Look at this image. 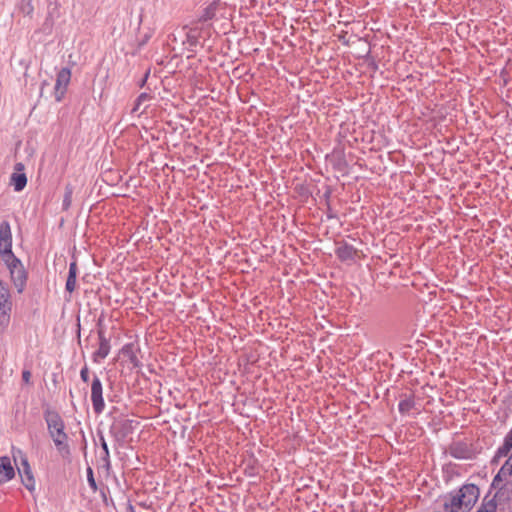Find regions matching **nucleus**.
Returning a JSON list of instances; mask_svg holds the SVG:
<instances>
[{
    "mask_svg": "<svg viewBox=\"0 0 512 512\" xmlns=\"http://www.w3.org/2000/svg\"><path fill=\"white\" fill-rule=\"evenodd\" d=\"M511 449H512V447L510 445L507 446V444L505 442H503L502 446H500L496 452V457H498V458L506 457L509 454Z\"/></svg>",
    "mask_w": 512,
    "mask_h": 512,
    "instance_id": "obj_24",
    "label": "nucleus"
},
{
    "mask_svg": "<svg viewBox=\"0 0 512 512\" xmlns=\"http://www.w3.org/2000/svg\"><path fill=\"white\" fill-rule=\"evenodd\" d=\"M148 76H149V71H147L145 73L143 80H141V83H140L141 87L144 86L145 82L147 81Z\"/></svg>",
    "mask_w": 512,
    "mask_h": 512,
    "instance_id": "obj_30",
    "label": "nucleus"
},
{
    "mask_svg": "<svg viewBox=\"0 0 512 512\" xmlns=\"http://www.w3.org/2000/svg\"><path fill=\"white\" fill-rule=\"evenodd\" d=\"M12 231L10 223L7 220H3L0 223V257H9L14 255L12 251Z\"/></svg>",
    "mask_w": 512,
    "mask_h": 512,
    "instance_id": "obj_3",
    "label": "nucleus"
},
{
    "mask_svg": "<svg viewBox=\"0 0 512 512\" xmlns=\"http://www.w3.org/2000/svg\"><path fill=\"white\" fill-rule=\"evenodd\" d=\"M496 503L508 502L512 499V483H506L499 487L498 491L492 497Z\"/></svg>",
    "mask_w": 512,
    "mask_h": 512,
    "instance_id": "obj_15",
    "label": "nucleus"
},
{
    "mask_svg": "<svg viewBox=\"0 0 512 512\" xmlns=\"http://www.w3.org/2000/svg\"><path fill=\"white\" fill-rule=\"evenodd\" d=\"M19 473L22 478V482L29 491H33L35 488V480L30 469V465L27 459L22 460V470L19 469Z\"/></svg>",
    "mask_w": 512,
    "mask_h": 512,
    "instance_id": "obj_11",
    "label": "nucleus"
},
{
    "mask_svg": "<svg viewBox=\"0 0 512 512\" xmlns=\"http://www.w3.org/2000/svg\"><path fill=\"white\" fill-rule=\"evenodd\" d=\"M496 510L497 503L495 502V498H490L487 495L483 498L481 506L478 508L477 512H496Z\"/></svg>",
    "mask_w": 512,
    "mask_h": 512,
    "instance_id": "obj_19",
    "label": "nucleus"
},
{
    "mask_svg": "<svg viewBox=\"0 0 512 512\" xmlns=\"http://www.w3.org/2000/svg\"><path fill=\"white\" fill-rule=\"evenodd\" d=\"M219 5H220V0H214L212 3H210L203 10V14L200 16V21L205 22V21H208V20H211L212 18H214Z\"/></svg>",
    "mask_w": 512,
    "mask_h": 512,
    "instance_id": "obj_17",
    "label": "nucleus"
},
{
    "mask_svg": "<svg viewBox=\"0 0 512 512\" xmlns=\"http://www.w3.org/2000/svg\"><path fill=\"white\" fill-rule=\"evenodd\" d=\"M98 337H99V348L94 353V360L96 361V358L99 357L101 359H104L108 356L110 352V342L105 337L104 331L99 330L98 331Z\"/></svg>",
    "mask_w": 512,
    "mask_h": 512,
    "instance_id": "obj_13",
    "label": "nucleus"
},
{
    "mask_svg": "<svg viewBox=\"0 0 512 512\" xmlns=\"http://www.w3.org/2000/svg\"><path fill=\"white\" fill-rule=\"evenodd\" d=\"M9 270L10 278L18 293L25 290L28 273L21 260L14 255L1 258Z\"/></svg>",
    "mask_w": 512,
    "mask_h": 512,
    "instance_id": "obj_2",
    "label": "nucleus"
},
{
    "mask_svg": "<svg viewBox=\"0 0 512 512\" xmlns=\"http://www.w3.org/2000/svg\"><path fill=\"white\" fill-rule=\"evenodd\" d=\"M11 182L14 186V190L19 192L25 188L27 184V177L24 173H13L11 176Z\"/></svg>",
    "mask_w": 512,
    "mask_h": 512,
    "instance_id": "obj_18",
    "label": "nucleus"
},
{
    "mask_svg": "<svg viewBox=\"0 0 512 512\" xmlns=\"http://www.w3.org/2000/svg\"><path fill=\"white\" fill-rule=\"evenodd\" d=\"M15 476L11 460L7 456L0 457V483H6Z\"/></svg>",
    "mask_w": 512,
    "mask_h": 512,
    "instance_id": "obj_9",
    "label": "nucleus"
},
{
    "mask_svg": "<svg viewBox=\"0 0 512 512\" xmlns=\"http://www.w3.org/2000/svg\"><path fill=\"white\" fill-rule=\"evenodd\" d=\"M31 379V372L29 370H23L22 380L24 383L29 384Z\"/></svg>",
    "mask_w": 512,
    "mask_h": 512,
    "instance_id": "obj_28",
    "label": "nucleus"
},
{
    "mask_svg": "<svg viewBox=\"0 0 512 512\" xmlns=\"http://www.w3.org/2000/svg\"><path fill=\"white\" fill-rule=\"evenodd\" d=\"M150 99H151V96L148 93H146V92L141 93L136 99V103H135L134 108L132 109V112H138L140 110V106L142 105V103L147 102Z\"/></svg>",
    "mask_w": 512,
    "mask_h": 512,
    "instance_id": "obj_23",
    "label": "nucleus"
},
{
    "mask_svg": "<svg viewBox=\"0 0 512 512\" xmlns=\"http://www.w3.org/2000/svg\"><path fill=\"white\" fill-rule=\"evenodd\" d=\"M78 267L76 261H73L69 265L68 277L66 280L65 289L69 293H72L76 289V278H77Z\"/></svg>",
    "mask_w": 512,
    "mask_h": 512,
    "instance_id": "obj_14",
    "label": "nucleus"
},
{
    "mask_svg": "<svg viewBox=\"0 0 512 512\" xmlns=\"http://www.w3.org/2000/svg\"><path fill=\"white\" fill-rule=\"evenodd\" d=\"M462 504V499L456 493H451L445 497L443 502V511L440 512H468Z\"/></svg>",
    "mask_w": 512,
    "mask_h": 512,
    "instance_id": "obj_8",
    "label": "nucleus"
},
{
    "mask_svg": "<svg viewBox=\"0 0 512 512\" xmlns=\"http://www.w3.org/2000/svg\"><path fill=\"white\" fill-rule=\"evenodd\" d=\"M91 401L96 414H101L105 408L103 387L99 377L94 376L91 384Z\"/></svg>",
    "mask_w": 512,
    "mask_h": 512,
    "instance_id": "obj_5",
    "label": "nucleus"
},
{
    "mask_svg": "<svg viewBox=\"0 0 512 512\" xmlns=\"http://www.w3.org/2000/svg\"><path fill=\"white\" fill-rule=\"evenodd\" d=\"M71 80V71L69 68H62L56 78V83L54 87V96L57 102H60L67 90V86Z\"/></svg>",
    "mask_w": 512,
    "mask_h": 512,
    "instance_id": "obj_6",
    "label": "nucleus"
},
{
    "mask_svg": "<svg viewBox=\"0 0 512 512\" xmlns=\"http://www.w3.org/2000/svg\"><path fill=\"white\" fill-rule=\"evenodd\" d=\"M123 353L125 355H128L129 357V361L131 364H133V366L135 367H138L140 365L139 363V360L137 358V356L135 355V353L132 351V346L131 345H126L124 348H123Z\"/></svg>",
    "mask_w": 512,
    "mask_h": 512,
    "instance_id": "obj_22",
    "label": "nucleus"
},
{
    "mask_svg": "<svg viewBox=\"0 0 512 512\" xmlns=\"http://www.w3.org/2000/svg\"><path fill=\"white\" fill-rule=\"evenodd\" d=\"M72 195H73V187L71 185H66L65 194L62 202L63 210H68L72 203Z\"/></svg>",
    "mask_w": 512,
    "mask_h": 512,
    "instance_id": "obj_20",
    "label": "nucleus"
},
{
    "mask_svg": "<svg viewBox=\"0 0 512 512\" xmlns=\"http://www.w3.org/2000/svg\"><path fill=\"white\" fill-rule=\"evenodd\" d=\"M87 480H88L89 486L93 490H96L97 489V485H96V482H95V479H94V476H93V471H92L91 468L87 469Z\"/></svg>",
    "mask_w": 512,
    "mask_h": 512,
    "instance_id": "obj_26",
    "label": "nucleus"
},
{
    "mask_svg": "<svg viewBox=\"0 0 512 512\" xmlns=\"http://www.w3.org/2000/svg\"><path fill=\"white\" fill-rule=\"evenodd\" d=\"M448 453L453 458L460 460L472 459L474 456L470 445L462 441L453 442L448 448Z\"/></svg>",
    "mask_w": 512,
    "mask_h": 512,
    "instance_id": "obj_7",
    "label": "nucleus"
},
{
    "mask_svg": "<svg viewBox=\"0 0 512 512\" xmlns=\"http://www.w3.org/2000/svg\"><path fill=\"white\" fill-rule=\"evenodd\" d=\"M10 313L11 311H7L6 313L3 311H0V327L2 329H5L10 321Z\"/></svg>",
    "mask_w": 512,
    "mask_h": 512,
    "instance_id": "obj_25",
    "label": "nucleus"
},
{
    "mask_svg": "<svg viewBox=\"0 0 512 512\" xmlns=\"http://www.w3.org/2000/svg\"><path fill=\"white\" fill-rule=\"evenodd\" d=\"M100 441H101V447L104 451V454H105V458H108L109 457V449H108V445L105 441V439L103 437L100 438Z\"/></svg>",
    "mask_w": 512,
    "mask_h": 512,
    "instance_id": "obj_29",
    "label": "nucleus"
},
{
    "mask_svg": "<svg viewBox=\"0 0 512 512\" xmlns=\"http://www.w3.org/2000/svg\"><path fill=\"white\" fill-rule=\"evenodd\" d=\"M415 405L413 398H405L399 402L398 409L400 413H408Z\"/></svg>",
    "mask_w": 512,
    "mask_h": 512,
    "instance_id": "obj_21",
    "label": "nucleus"
},
{
    "mask_svg": "<svg viewBox=\"0 0 512 512\" xmlns=\"http://www.w3.org/2000/svg\"><path fill=\"white\" fill-rule=\"evenodd\" d=\"M512 475V452L509 456L508 460L504 463V465L500 468L497 475L494 477L492 486L499 487L500 483L503 481V478H507Z\"/></svg>",
    "mask_w": 512,
    "mask_h": 512,
    "instance_id": "obj_12",
    "label": "nucleus"
},
{
    "mask_svg": "<svg viewBox=\"0 0 512 512\" xmlns=\"http://www.w3.org/2000/svg\"><path fill=\"white\" fill-rule=\"evenodd\" d=\"M12 310L11 293L7 283L0 279V311Z\"/></svg>",
    "mask_w": 512,
    "mask_h": 512,
    "instance_id": "obj_10",
    "label": "nucleus"
},
{
    "mask_svg": "<svg viewBox=\"0 0 512 512\" xmlns=\"http://www.w3.org/2000/svg\"><path fill=\"white\" fill-rule=\"evenodd\" d=\"M47 430L55 447L62 454L69 453L68 435L65 432V423L60 414L50 408L44 411Z\"/></svg>",
    "mask_w": 512,
    "mask_h": 512,
    "instance_id": "obj_1",
    "label": "nucleus"
},
{
    "mask_svg": "<svg viewBox=\"0 0 512 512\" xmlns=\"http://www.w3.org/2000/svg\"><path fill=\"white\" fill-rule=\"evenodd\" d=\"M455 493L462 499L464 508L469 509V511L477 502L480 495L479 488L474 484H465Z\"/></svg>",
    "mask_w": 512,
    "mask_h": 512,
    "instance_id": "obj_4",
    "label": "nucleus"
},
{
    "mask_svg": "<svg viewBox=\"0 0 512 512\" xmlns=\"http://www.w3.org/2000/svg\"><path fill=\"white\" fill-rule=\"evenodd\" d=\"M15 168H16V170L20 171V170L23 169V164L22 163H17Z\"/></svg>",
    "mask_w": 512,
    "mask_h": 512,
    "instance_id": "obj_31",
    "label": "nucleus"
},
{
    "mask_svg": "<svg viewBox=\"0 0 512 512\" xmlns=\"http://www.w3.org/2000/svg\"><path fill=\"white\" fill-rule=\"evenodd\" d=\"M80 377L83 382H88L89 380V370L87 366L83 367L80 371Z\"/></svg>",
    "mask_w": 512,
    "mask_h": 512,
    "instance_id": "obj_27",
    "label": "nucleus"
},
{
    "mask_svg": "<svg viewBox=\"0 0 512 512\" xmlns=\"http://www.w3.org/2000/svg\"><path fill=\"white\" fill-rule=\"evenodd\" d=\"M356 254V250L352 245L347 243L340 245L336 249V255L341 261L353 260Z\"/></svg>",
    "mask_w": 512,
    "mask_h": 512,
    "instance_id": "obj_16",
    "label": "nucleus"
}]
</instances>
